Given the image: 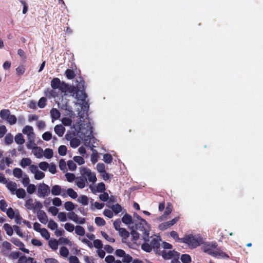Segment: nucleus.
Listing matches in <instances>:
<instances>
[{
  "label": "nucleus",
  "instance_id": "obj_6",
  "mask_svg": "<svg viewBox=\"0 0 263 263\" xmlns=\"http://www.w3.org/2000/svg\"><path fill=\"white\" fill-rule=\"evenodd\" d=\"M50 192V187L44 183H40L37 186V195L39 197L45 198L48 196Z\"/></svg>",
  "mask_w": 263,
  "mask_h": 263
},
{
  "label": "nucleus",
  "instance_id": "obj_22",
  "mask_svg": "<svg viewBox=\"0 0 263 263\" xmlns=\"http://www.w3.org/2000/svg\"><path fill=\"white\" fill-rule=\"evenodd\" d=\"M86 180L83 177L77 178L76 180L77 185L80 189H83L85 186Z\"/></svg>",
  "mask_w": 263,
  "mask_h": 263
},
{
  "label": "nucleus",
  "instance_id": "obj_17",
  "mask_svg": "<svg viewBox=\"0 0 263 263\" xmlns=\"http://www.w3.org/2000/svg\"><path fill=\"white\" fill-rule=\"evenodd\" d=\"M61 82L58 78H54L51 81V87L53 89L59 88Z\"/></svg>",
  "mask_w": 263,
  "mask_h": 263
},
{
  "label": "nucleus",
  "instance_id": "obj_54",
  "mask_svg": "<svg viewBox=\"0 0 263 263\" xmlns=\"http://www.w3.org/2000/svg\"><path fill=\"white\" fill-rule=\"evenodd\" d=\"M105 190V185L103 182L99 183L96 186V191L98 192H102Z\"/></svg>",
  "mask_w": 263,
  "mask_h": 263
},
{
  "label": "nucleus",
  "instance_id": "obj_51",
  "mask_svg": "<svg viewBox=\"0 0 263 263\" xmlns=\"http://www.w3.org/2000/svg\"><path fill=\"white\" fill-rule=\"evenodd\" d=\"M13 175L18 178H20L22 176V171L21 168H15L13 171Z\"/></svg>",
  "mask_w": 263,
  "mask_h": 263
},
{
  "label": "nucleus",
  "instance_id": "obj_39",
  "mask_svg": "<svg viewBox=\"0 0 263 263\" xmlns=\"http://www.w3.org/2000/svg\"><path fill=\"white\" fill-rule=\"evenodd\" d=\"M173 206L170 203H168L167 204L166 207L165 208V210L164 212L163 216L166 217L169 214H170L172 212Z\"/></svg>",
  "mask_w": 263,
  "mask_h": 263
},
{
  "label": "nucleus",
  "instance_id": "obj_56",
  "mask_svg": "<svg viewBox=\"0 0 263 263\" xmlns=\"http://www.w3.org/2000/svg\"><path fill=\"white\" fill-rule=\"evenodd\" d=\"M8 206L7 202L4 200L2 199L0 200V209L3 212L6 211V208Z\"/></svg>",
  "mask_w": 263,
  "mask_h": 263
},
{
  "label": "nucleus",
  "instance_id": "obj_27",
  "mask_svg": "<svg viewBox=\"0 0 263 263\" xmlns=\"http://www.w3.org/2000/svg\"><path fill=\"white\" fill-rule=\"evenodd\" d=\"M2 248L3 249L2 250V253H3V251H5V252H6V251L11 250L12 249V245L10 242L6 240L3 242Z\"/></svg>",
  "mask_w": 263,
  "mask_h": 263
},
{
  "label": "nucleus",
  "instance_id": "obj_38",
  "mask_svg": "<svg viewBox=\"0 0 263 263\" xmlns=\"http://www.w3.org/2000/svg\"><path fill=\"white\" fill-rule=\"evenodd\" d=\"M118 231L120 235L124 239H126L129 236V232L125 228H121Z\"/></svg>",
  "mask_w": 263,
  "mask_h": 263
},
{
  "label": "nucleus",
  "instance_id": "obj_43",
  "mask_svg": "<svg viewBox=\"0 0 263 263\" xmlns=\"http://www.w3.org/2000/svg\"><path fill=\"white\" fill-rule=\"evenodd\" d=\"M180 259L183 263H190L191 261V257L189 254L182 255Z\"/></svg>",
  "mask_w": 263,
  "mask_h": 263
},
{
  "label": "nucleus",
  "instance_id": "obj_50",
  "mask_svg": "<svg viewBox=\"0 0 263 263\" xmlns=\"http://www.w3.org/2000/svg\"><path fill=\"white\" fill-rule=\"evenodd\" d=\"M111 209L115 213L118 214L122 211V207L119 204L117 203L112 206Z\"/></svg>",
  "mask_w": 263,
  "mask_h": 263
},
{
  "label": "nucleus",
  "instance_id": "obj_14",
  "mask_svg": "<svg viewBox=\"0 0 263 263\" xmlns=\"http://www.w3.org/2000/svg\"><path fill=\"white\" fill-rule=\"evenodd\" d=\"M65 131V127L61 124L57 125L54 127V132L59 137H62Z\"/></svg>",
  "mask_w": 263,
  "mask_h": 263
},
{
  "label": "nucleus",
  "instance_id": "obj_32",
  "mask_svg": "<svg viewBox=\"0 0 263 263\" xmlns=\"http://www.w3.org/2000/svg\"><path fill=\"white\" fill-rule=\"evenodd\" d=\"M75 232L79 236H83L85 235V231L83 227L77 226L75 228Z\"/></svg>",
  "mask_w": 263,
  "mask_h": 263
},
{
  "label": "nucleus",
  "instance_id": "obj_28",
  "mask_svg": "<svg viewBox=\"0 0 263 263\" xmlns=\"http://www.w3.org/2000/svg\"><path fill=\"white\" fill-rule=\"evenodd\" d=\"M15 191V194L18 198H24L26 195L25 190L22 188L16 189Z\"/></svg>",
  "mask_w": 263,
  "mask_h": 263
},
{
  "label": "nucleus",
  "instance_id": "obj_52",
  "mask_svg": "<svg viewBox=\"0 0 263 263\" xmlns=\"http://www.w3.org/2000/svg\"><path fill=\"white\" fill-rule=\"evenodd\" d=\"M47 99L45 97H42L40 98L38 102V106L41 108H43L46 105Z\"/></svg>",
  "mask_w": 263,
  "mask_h": 263
},
{
  "label": "nucleus",
  "instance_id": "obj_62",
  "mask_svg": "<svg viewBox=\"0 0 263 263\" xmlns=\"http://www.w3.org/2000/svg\"><path fill=\"white\" fill-rule=\"evenodd\" d=\"M93 246L96 248L99 249H101L103 247V244L100 239H95L93 240Z\"/></svg>",
  "mask_w": 263,
  "mask_h": 263
},
{
  "label": "nucleus",
  "instance_id": "obj_10",
  "mask_svg": "<svg viewBox=\"0 0 263 263\" xmlns=\"http://www.w3.org/2000/svg\"><path fill=\"white\" fill-rule=\"evenodd\" d=\"M11 241L15 246L19 247V249L26 253H29L28 249L25 248L24 243L18 238H12Z\"/></svg>",
  "mask_w": 263,
  "mask_h": 263
},
{
  "label": "nucleus",
  "instance_id": "obj_60",
  "mask_svg": "<svg viewBox=\"0 0 263 263\" xmlns=\"http://www.w3.org/2000/svg\"><path fill=\"white\" fill-rule=\"evenodd\" d=\"M97 169L98 172L100 174L105 171V166L104 164L102 163H99L97 165Z\"/></svg>",
  "mask_w": 263,
  "mask_h": 263
},
{
  "label": "nucleus",
  "instance_id": "obj_30",
  "mask_svg": "<svg viewBox=\"0 0 263 263\" xmlns=\"http://www.w3.org/2000/svg\"><path fill=\"white\" fill-rule=\"evenodd\" d=\"M78 201L84 205H87L88 204V198L85 195H81L78 199Z\"/></svg>",
  "mask_w": 263,
  "mask_h": 263
},
{
  "label": "nucleus",
  "instance_id": "obj_48",
  "mask_svg": "<svg viewBox=\"0 0 263 263\" xmlns=\"http://www.w3.org/2000/svg\"><path fill=\"white\" fill-rule=\"evenodd\" d=\"M95 223L98 226H103L105 224V221L101 217H97L95 219Z\"/></svg>",
  "mask_w": 263,
  "mask_h": 263
},
{
  "label": "nucleus",
  "instance_id": "obj_46",
  "mask_svg": "<svg viewBox=\"0 0 263 263\" xmlns=\"http://www.w3.org/2000/svg\"><path fill=\"white\" fill-rule=\"evenodd\" d=\"M6 121L10 125H13L16 123L17 118L15 116L10 114Z\"/></svg>",
  "mask_w": 263,
  "mask_h": 263
},
{
  "label": "nucleus",
  "instance_id": "obj_42",
  "mask_svg": "<svg viewBox=\"0 0 263 263\" xmlns=\"http://www.w3.org/2000/svg\"><path fill=\"white\" fill-rule=\"evenodd\" d=\"M44 156L47 159H50L53 157V151L51 149L46 148L44 151Z\"/></svg>",
  "mask_w": 263,
  "mask_h": 263
},
{
  "label": "nucleus",
  "instance_id": "obj_5",
  "mask_svg": "<svg viewBox=\"0 0 263 263\" xmlns=\"http://www.w3.org/2000/svg\"><path fill=\"white\" fill-rule=\"evenodd\" d=\"M87 128L85 132L84 130L85 129L84 128H81V135L82 136L81 138L85 142L89 143L90 142V140L92 138H93L92 135V127H91L90 123L87 124Z\"/></svg>",
  "mask_w": 263,
  "mask_h": 263
},
{
  "label": "nucleus",
  "instance_id": "obj_7",
  "mask_svg": "<svg viewBox=\"0 0 263 263\" xmlns=\"http://www.w3.org/2000/svg\"><path fill=\"white\" fill-rule=\"evenodd\" d=\"M33 128L29 125H26L23 128L22 132L24 134L27 135L30 143L34 144L35 135L33 132Z\"/></svg>",
  "mask_w": 263,
  "mask_h": 263
},
{
  "label": "nucleus",
  "instance_id": "obj_55",
  "mask_svg": "<svg viewBox=\"0 0 263 263\" xmlns=\"http://www.w3.org/2000/svg\"><path fill=\"white\" fill-rule=\"evenodd\" d=\"M13 137L10 134H7L5 137V142L7 144H10L13 142Z\"/></svg>",
  "mask_w": 263,
  "mask_h": 263
},
{
  "label": "nucleus",
  "instance_id": "obj_29",
  "mask_svg": "<svg viewBox=\"0 0 263 263\" xmlns=\"http://www.w3.org/2000/svg\"><path fill=\"white\" fill-rule=\"evenodd\" d=\"M65 74L66 78L69 80L73 79L76 76L74 71L69 69H68L65 71Z\"/></svg>",
  "mask_w": 263,
  "mask_h": 263
},
{
  "label": "nucleus",
  "instance_id": "obj_3",
  "mask_svg": "<svg viewBox=\"0 0 263 263\" xmlns=\"http://www.w3.org/2000/svg\"><path fill=\"white\" fill-rule=\"evenodd\" d=\"M181 242L186 243L191 248H195L202 243V240L200 238L189 235L182 238Z\"/></svg>",
  "mask_w": 263,
  "mask_h": 263
},
{
  "label": "nucleus",
  "instance_id": "obj_57",
  "mask_svg": "<svg viewBox=\"0 0 263 263\" xmlns=\"http://www.w3.org/2000/svg\"><path fill=\"white\" fill-rule=\"evenodd\" d=\"M101 234L102 236L108 241L110 242H114L115 241V239L114 238L109 237L105 232L101 231Z\"/></svg>",
  "mask_w": 263,
  "mask_h": 263
},
{
  "label": "nucleus",
  "instance_id": "obj_13",
  "mask_svg": "<svg viewBox=\"0 0 263 263\" xmlns=\"http://www.w3.org/2000/svg\"><path fill=\"white\" fill-rule=\"evenodd\" d=\"M32 152L33 154L37 158H41L43 156V149L39 146H35L32 148Z\"/></svg>",
  "mask_w": 263,
  "mask_h": 263
},
{
  "label": "nucleus",
  "instance_id": "obj_63",
  "mask_svg": "<svg viewBox=\"0 0 263 263\" xmlns=\"http://www.w3.org/2000/svg\"><path fill=\"white\" fill-rule=\"evenodd\" d=\"M45 177V174L38 171L36 173L34 174V178L36 180H41Z\"/></svg>",
  "mask_w": 263,
  "mask_h": 263
},
{
  "label": "nucleus",
  "instance_id": "obj_64",
  "mask_svg": "<svg viewBox=\"0 0 263 263\" xmlns=\"http://www.w3.org/2000/svg\"><path fill=\"white\" fill-rule=\"evenodd\" d=\"M42 138L45 141H49L52 138V134L49 132H46L43 134Z\"/></svg>",
  "mask_w": 263,
  "mask_h": 263
},
{
  "label": "nucleus",
  "instance_id": "obj_23",
  "mask_svg": "<svg viewBox=\"0 0 263 263\" xmlns=\"http://www.w3.org/2000/svg\"><path fill=\"white\" fill-rule=\"evenodd\" d=\"M31 163V160L29 158H24L22 159L20 162V165L22 167H26L27 166H30Z\"/></svg>",
  "mask_w": 263,
  "mask_h": 263
},
{
  "label": "nucleus",
  "instance_id": "obj_19",
  "mask_svg": "<svg viewBox=\"0 0 263 263\" xmlns=\"http://www.w3.org/2000/svg\"><path fill=\"white\" fill-rule=\"evenodd\" d=\"M132 217L129 214L127 213H126L122 218V222L126 224L132 223Z\"/></svg>",
  "mask_w": 263,
  "mask_h": 263
},
{
  "label": "nucleus",
  "instance_id": "obj_40",
  "mask_svg": "<svg viewBox=\"0 0 263 263\" xmlns=\"http://www.w3.org/2000/svg\"><path fill=\"white\" fill-rule=\"evenodd\" d=\"M69 86L64 82H62L59 89L62 92H67L69 90Z\"/></svg>",
  "mask_w": 263,
  "mask_h": 263
},
{
  "label": "nucleus",
  "instance_id": "obj_35",
  "mask_svg": "<svg viewBox=\"0 0 263 263\" xmlns=\"http://www.w3.org/2000/svg\"><path fill=\"white\" fill-rule=\"evenodd\" d=\"M68 218L75 222H78L79 219L78 216L73 212H69L67 214Z\"/></svg>",
  "mask_w": 263,
  "mask_h": 263
},
{
  "label": "nucleus",
  "instance_id": "obj_61",
  "mask_svg": "<svg viewBox=\"0 0 263 263\" xmlns=\"http://www.w3.org/2000/svg\"><path fill=\"white\" fill-rule=\"evenodd\" d=\"M62 123L65 126H70L71 124L72 120L69 118L64 117L62 119Z\"/></svg>",
  "mask_w": 263,
  "mask_h": 263
},
{
  "label": "nucleus",
  "instance_id": "obj_31",
  "mask_svg": "<svg viewBox=\"0 0 263 263\" xmlns=\"http://www.w3.org/2000/svg\"><path fill=\"white\" fill-rule=\"evenodd\" d=\"M64 208L68 211H72L75 208V205L71 201H66L64 203Z\"/></svg>",
  "mask_w": 263,
  "mask_h": 263
},
{
  "label": "nucleus",
  "instance_id": "obj_11",
  "mask_svg": "<svg viewBox=\"0 0 263 263\" xmlns=\"http://www.w3.org/2000/svg\"><path fill=\"white\" fill-rule=\"evenodd\" d=\"M37 217L39 220L43 224H46L48 222V217L46 213L43 210H39L36 213Z\"/></svg>",
  "mask_w": 263,
  "mask_h": 263
},
{
  "label": "nucleus",
  "instance_id": "obj_58",
  "mask_svg": "<svg viewBox=\"0 0 263 263\" xmlns=\"http://www.w3.org/2000/svg\"><path fill=\"white\" fill-rule=\"evenodd\" d=\"M36 190V187L33 184H29L27 187V191L30 194H33Z\"/></svg>",
  "mask_w": 263,
  "mask_h": 263
},
{
  "label": "nucleus",
  "instance_id": "obj_16",
  "mask_svg": "<svg viewBox=\"0 0 263 263\" xmlns=\"http://www.w3.org/2000/svg\"><path fill=\"white\" fill-rule=\"evenodd\" d=\"M62 188L59 185H53L51 190L52 195L54 196L60 195L61 193Z\"/></svg>",
  "mask_w": 263,
  "mask_h": 263
},
{
  "label": "nucleus",
  "instance_id": "obj_53",
  "mask_svg": "<svg viewBox=\"0 0 263 263\" xmlns=\"http://www.w3.org/2000/svg\"><path fill=\"white\" fill-rule=\"evenodd\" d=\"M48 227L51 230H54L58 227L57 223L53 220H50L48 223Z\"/></svg>",
  "mask_w": 263,
  "mask_h": 263
},
{
  "label": "nucleus",
  "instance_id": "obj_12",
  "mask_svg": "<svg viewBox=\"0 0 263 263\" xmlns=\"http://www.w3.org/2000/svg\"><path fill=\"white\" fill-rule=\"evenodd\" d=\"M215 254L213 256L218 258H229V256L225 252H223L219 248H217L215 251Z\"/></svg>",
  "mask_w": 263,
  "mask_h": 263
},
{
  "label": "nucleus",
  "instance_id": "obj_33",
  "mask_svg": "<svg viewBox=\"0 0 263 263\" xmlns=\"http://www.w3.org/2000/svg\"><path fill=\"white\" fill-rule=\"evenodd\" d=\"M68 195L72 199H76L78 197V194L72 189L69 188L66 190Z\"/></svg>",
  "mask_w": 263,
  "mask_h": 263
},
{
  "label": "nucleus",
  "instance_id": "obj_24",
  "mask_svg": "<svg viewBox=\"0 0 263 263\" xmlns=\"http://www.w3.org/2000/svg\"><path fill=\"white\" fill-rule=\"evenodd\" d=\"M76 96L78 100L82 101H85L87 97V94L84 90L78 91Z\"/></svg>",
  "mask_w": 263,
  "mask_h": 263
},
{
  "label": "nucleus",
  "instance_id": "obj_36",
  "mask_svg": "<svg viewBox=\"0 0 263 263\" xmlns=\"http://www.w3.org/2000/svg\"><path fill=\"white\" fill-rule=\"evenodd\" d=\"M49 246L53 250H56L58 248V241L57 239L50 240L49 241Z\"/></svg>",
  "mask_w": 263,
  "mask_h": 263
},
{
  "label": "nucleus",
  "instance_id": "obj_15",
  "mask_svg": "<svg viewBox=\"0 0 263 263\" xmlns=\"http://www.w3.org/2000/svg\"><path fill=\"white\" fill-rule=\"evenodd\" d=\"M3 254L4 255L8 257L10 259H16L17 258H18L19 257L20 255V252L14 251V252H12L8 254L6 252H5V251H3Z\"/></svg>",
  "mask_w": 263,
  "mask_h": 263
},
{
  "label": "nucleus",
  "instance_id": "obj_47",
  "mask_svg": "<svg viewBox=\"0 0 263 263\" xmlns=\"http://www.w3.org/2000/svg\"><path fill=\"white\" fill-rule=\"evenodd\" d=\"M60 255L63 257H67L69 254V250L66 247H62L60 250Z\"/></svg>",
  "mask_w": 263,
  "mask_h": 263
},
{
  "label": "nucleus",
  "instance_id": "obj_44",
  "mask_svg": "<svg viewBox=\"0 0 263 263\" xmlns=\"http://www.w3.org/2000/svg\"><path fill=\"white\" fill-rule=\"evenodd\" d=\"M58 153L60 156H65L67 153V147L65 145H61L59 147Z\"/></svg>",
  "mask_w": 263,
  "mask_h": 263
},
{
  "label": "nucleus",
  "instance_id": "obj_26",
  "mask_svg": "<svg viewBox=\"0 0 263 263\" xmlns=\"http://www.w3.org/2000/svg\"><path fill=\"white\" fill-rule=\"evenodd\" d=\"M7 234L9 236L12 235L13 233V230L12 227L8 223H5L3 226Z\"/></svg>",
  "mask_w": 263,
  "mask_h": 263
},
{
  "label": "nucleus",
  "instance_id": "obj_18",
  "mask_svg": "<svg viewBox=\"0 0 263 263\" xmlns=\"http://www.w3.org/2000/svg\"><path fill=\"white\" fill-rule=\"evenodd\" d=\"M10 115V111L8 109H4L0 111V117L4 120L6 121Z\"/></svg>",
  "mask_w": 263,
  "mask_h": 263
},
{
  "label": "nucleus",
  "instance_id": "obj_20",
  "mask_svg": "<svg viewBox=\"0 0 263 263\" xmlns=\"http://www.w3.org/2000/svg\"><path fill=\"white\" fill-rule=\"evenodd\" d=\"M14 140L15 142L19 145H22L25 142V139H24L22 134L21 133H18L14 137Z\"/></svg>",
  "mask_w": 263,
  "mask_h": 263
},
{
  "label": "nucleus",
  "instance_id": "obj_59",
  "mask_svg": "<svg viewBox=\"0 0 263 263\" xmlns=\"http://www.w3.org/2000/svg\"><path fill=\"white\" fill-rule=\"evenodd\" d=\"M58 217L61 221L64 222L67 220L66 214L64 212H61L59 213Z\"/></svg>",
  "mask_w": 263,
  "mask_h": 263
},
{
  "label": "nucleus",
  "instance_id": "obj_2",
  "mask_svg": "<svg viewBox=\"0 0 263 263\" xmlns=\"http://www.w3.org/2000/svg\"><path fill=\"white\" fill-rule=\"evenodd\" d=\"M136 229L142 233V238L145 241H149L150 227L145 219L135 223Z\"/></svg>",
  "mask_w": 263,
  "mask_h": 263
},
{
  "label": "nucleus",
  "instance_id": "obj_45",
  "mask_svg": "<svg viewBox=\"0 0 263 263\" xmlns=\"http://www.w3.org/2000/svg\"><path fill=\"white\" fill-rule=\"evenodd\" d=\"M39 232L41 233L42 236L46 239L48 240L50 238V234L45 228H42Z\"/></svg>",
  "mask_w": 263,
  "mask_h": 263
},
{
  "label": "nucleus",
  "instance_id": "obj_9",
  "mask_svg": "<svg viewBox=\"0 0 263 263\" xmlns=\"http://www.w3.org/2000/svg\"><path fill=\"white\" fill-rule=\"evenodd\" d=\"M160 255H162V257L164 259L168 260L174 258V257H179L180 253L175 250L168 251L163 250L162 251H161Z\"/></svg>",
  "mask_w": 263,
  "mask_h": 263
},
{
  "label": "nucleus",
  "instance_id": "obj_21",
  "mask_svg": "<svg viewBox=\"0 0 263 263\" xmlns=\"http://www.w3.org/2000/svg\"><path fill=\"white\" fill-rule=\"evenodd\" d=\"M51 117L52 119L57 120L60 117V112L57 108H52L50 110Z\"/></svg>",
  "mask_w": 263,
  "mask_h": 263
},
{
  "label": "nucleus",
  "instance_id": "obj_49",
  "mask_svg": "<svg viewBox=\"0 0 263 263\" xmlns=\"http://www.w3.org/2000/svg\"><path fill=\"white\" fill-rule=\"evenodd\" d=\"M103 160L106 163H111L112 161V157L111 154H105L103 156Z\"/></svg>",
  "mask_w": 263,
  "mask_h": 263
},
{
  "label": "nucleus",
  "instance_id": "obj_34",
  "mask_svg": "<svg viewBox=\"0 0 263 263\" xmlns=\"http://www.w3.org/2000/svg\"><path fill=\"white\" fill-rule=\"evenodd\" d=\"M7 187L9 190L13 192L16 190L17 184L15 182L10 181L7 183Z\"/></svg>",
  "mask_w": 263,
  "mask_h": 263
},
{
  "label": "nucleus",
  "instance_id": "obj_37",
  "mask_svg": "<svg viewBox=\"0 0 263 263\" xmlns=\"http://www.w3.org/2000/svg\"><path fill=\"white\" fill-rule=\"evenodd\" d=\"M80 144V140L76 138H73L70 141V145L73 148L77 147Z\"/></svg>",
  "mask_w": 263,
  "mask_h": 263
},
{
  "label": "nucleus",
  "instance_id": "obj_25",
  "mask_svg": "<svg viewBox=\"0 0 263 263\" xmlns=\"http://www.w3.org/2000/svg\"><path fill=\"white\" fill-rule=\"evenodd\" d=\"M32 198H29L25 201V206L27 210H32L34 209V203Z\"/></svg>",
  "mask_w": 263,
  "mask_h": 263
},
{
  "label": "nucleus",
  "instance_id": "obj_1",
  "mask_svg": "<svg viewBox=\"0 0 263 263\" xmlns=\"http://www.w3.org/2000/svg\"><path fill=\"white\" fill-rule=\"evenodd\" d=\"M161 239L160 236H156L152 238L150 242V244L147 243L148 241H145L142 244L141 249L146 252L149 253L152 251V249L156 254L160 255V241Z\"/></svg>",
  "mask_w": 263,
  "mask_h": 263
},
{
  "label": "nucleus",
  "instance_id": "obj_41",
  "mask_svg": "<svg viewBox=\"0 0 263 263\" xmlns=\"http://www.w3.org/2000/svg\"><path fill=\"white\" fill-rule=\"evenodd\" d=\"M172 226L171 225V222H169L168 221L163 222L159 224V229L161 231H164L170 227H172Z\"/></svg>",
  "mask_w": 263,
  "mask_h": 263
},
{
  "label": "nucleus",
  "instance_id": "obj_8",
  "mask_svg": "<svg viewBox=\"0 0 263 263\" xmlns=\"http://www.w3.org/2000/svg\"><path fill=\"white\" fill-rule=\"evenodd\" d=\"M217 245L216 242L209 243L205 244L203 247V251L212 256L215 254V249H217Z\"/></svg>",
  "mask_w": 263,
  "mask_h": 263
},
{
  "label": "nucleus",
  "instance_id": "obj_4",
  "mask_svg": "<svg viewBox=\"0 0 263 263\" xmlns=\"http://www.w3.org/2000/svg\"><path fill=\"white\" fill-rule=\"evenodd\" d=\"M80 173L82 177L87 181L88 180L90 182L94 183L97 181V177L94 173H92L91 170L86 167H81L80 168Z\"/></svg>",
  "mask_w": 263,
  "mask_h": 263
}]
</instances>
